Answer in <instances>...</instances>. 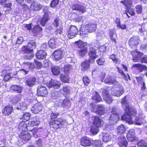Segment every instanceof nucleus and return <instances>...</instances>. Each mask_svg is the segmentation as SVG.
<instances>
[{
    "label": "nucleus",
    "instance_id": "f257e3e1",
    "mask_svg": "<svg viewBox=\"0 0 147 147\" xmlns=\"http://www.w3.org/2000/svg\"><path fill=\"white\" fill-rule=\"evenodd\" d=\"M122 107L125 110V113L121 116V119H132L131 115L135 114L136 111L134 109L130 107V105L126 99V96H125L121 100Z\"/></svg>",
    "mask_w": 147,
    "mask_h": 147
},
{
    "label": "nucleus",
    "instance_id": "f03ea898",
    "mask_svg": "<svg viewBox=\"0 0 147 147\" xmlns=\"http://www.w3.org/2000/svg\"><path fill=\"white\" fill-rule=\"evenodd\" d=\"M25 121H22L20 122L18 128L20 130H22L21 134L19 135V137L24 140H28L31 136L26 131L27 129V125L25 123Z\"/></svg>",
    "mask_w": 147,
    "mask_h": 147
},
{
    "label": "nucleus",
    "instance_id": "7ed1b4c3",
    "mask_svg": "<svg viewBox=\"0 0 147 147\" xmlns=\"http://www.w3.org/2000/svg\"><path fill=\"white\" fill-rule=\"evenodd\" d=\"M22 51L27 54L25 57L26 59H31L34 56V53L32 49H30L27 46H24L22 49Z\"/></svg>",
    "mask_w": 147,
    "mask_h": 147
},
{
    "label": "nucleus",
    "instance_id": "20e7f679",
    "mask_svg": "<svg viewBox=\"0 0 147 147\" xmlns=\"http://www.w3.org/2000/svg\"><path fill=\"white\" fill-rule=\"evenodd\" d=\"M62 97L61 100H57L55 102L56 105L58 107H69L71 105V103L69 99L65 98L63 100Z\"/></svg>",
    "mask_w": 147,
    "mask_h": 147
},
{
    "label": "nucleus",
    "instance_id": "39448f33",
    "mask_svg": "<svg viewBox=\"0 0 147 147\" xmlns=\"http://www.w3.org/2000/svg\"><path fill=\"white\" fill-rule=\"evenodd\" d=\"M78 30L74 26H70L68 30L67 36L69 39L74 38L78 33Z\"/></svg>",
    "mask_w": 147,
    "mask_h": 147
},
{
    "label": "nucleus",
    "instance_id": "423d86ee",
    "mask_svg": "<svg viewBox=\"0 0 147 147\" xmlns=\"http://www.w3.org/2000/svg\"><path fill=\"white\" fill-rule=\"evenodd\" d=\"M130 52L133 57V61L134 62H138L140 61L141 58L143 55L142 53L136 50L131 51Z\"/></svg>",
    "mask_w": 147,
    "mask_h": 147
},
{
    "label": "nucleus",
    "instance_id": "0eeeda50",
    "mask_svg": "<svg viewBox=\"0 0 147 147\" xmlns=\"http://www.w3.org/2000/svg\"><path fill=\"white\" fill-rule=\"evenodd\" d=\"M100 91L102 92L103 99L106 102L109 104L111 103L113 100L109 95L108 90L107 89L102 88Z\"/></svg>",
    "mask_w": 147,
    "mask_h": 147
},
{
    "label": "nucleus",
    "instance_id": "6e6552de",
    "mask_svg": "<svg viewBox=\"0 0 147 147\" xmlns=\"http://www.w3.org/2000/svg\"><path fill=\"white\" fill-rule=\"evenodd\" d=\"M124 92L123 87L120 85H118V87L115 88V90H112V94L117 97H119Z\"/></svg>",
    "mask_w": 147,
    "mask_h": 147
},
{
    "label": "nucleus",
    "instance_id": "1a4fd4ad",
    "mask_svg": "<svg viewBox=\"0 0 147 147\" xmlns=\"http://www.w3.org/2000/svg\"><path fill=\"white\" fill-rule=\"evenodd\" d=\"M64 96V95L60 91H54L51 93V99L52 101L55 102L57 99H58V100H61L62 97Z\"/></svg>",
    "mask_w": 147,
    "mask_h": 147
},
{
    "label": "nucleus",
    "instance_id": "9d476101",
    "mask_svg": "<svg viewBox=\"0 0 147 147\" xmlns=\"http://www.w3.org/2000/svg\"><path fill=\"white\" fill-rule=\"evenodd\" d=\"M99 48V46L96 47L95 46L93 47L90 46L89 49L88 55L92 60H94L97 57V55L96 54V50Z\"/></svg>",
    "mask_w": 147,
    "mask_h": 147
},
{
    "label": "nucleus",
    "instance_id": "9b49d317",
    "mask_svg": "<svg viewBox=\"0 0 147 147\" xmlns=\"http://www.w3.org/2000/svg\"><path fill=\"white\" fill-rule=\"evenodd\" d=\"M103 82L107 84H117L118 82L115 77L110 75L106 77Z\"/></svg>",
    "mask_w": 147,
    "mask_h": 147
},
{
    "label": "nucleus",
    "instance_id": "f8f14e48",
    "mask_svg": "<svg viewBox=\"0 0 147 147\" xmlns=\"http://www.w3.org/2000/svg\"><path fill=\"white\" fill-rule=\"evenodd\" d=\"M47 88L45 86L40 85L37 88V93L38 96H45L47 94Z\"/></svg>",
    "mask_w": 147,
    "mask_h": 147
},
{
    "label": "nucleus",
    "instance_id": "ddd939ff",
    "mask_svg": "<svg viewBox=\"0 0 147 147\" xmlns=\"http://www.w3.org/2000/svg\"><path fill=\"white\" fill-rule=\"evenodd\" d=\"M140 41L138 36H133L129 40V45L131 48H135L137 47Z\"/></svg>",
    "mask_w": 147,
    "mask_h": 147
},
{
    "label": "nucleus",
    "instance_id": "4468645a",
    "mask_svg": "<svg viewBox=\"0 0 147 147\" xmlns=\"http://www.w3.org/2000/svg\"><path fill=\"white\" fill-rule=\"evenodd\" d=\"M118 143L120 147H127L128 143L125 137L122 135L118 138Z\"/></svg>",
    "mask_w": 147,
    "mask_h": 147
},
{
    "label": "nucleus",
    "instance_id": "2eb2a0df",
    "mask_svg": "<svg viewBox=\"0 0 147 147\" xmlns=\"http://www.w3.org/2000/svg\"><path fill=\"white\" fill-rule=\"evenodd\" d=\"M72 10H77L84 13L86 11V8L82 5L79 4L73 5L71 7Z\"/></svg>",
    "mask_w": 147,
    "mask_h": 147
},
{
    "label": "nucleus",
    "instance_id": "dca6fc26",
    "mask_svg": "<svg viewBox=\"0 0 147 147\" xmlns=\"http://www.w3.org/2000/svg\"><path fill=\"white\" fill-rule=\"evenodd\" d=\"M42 105L40 103H38L34 105L31 110L32 113L36 114L42 110Z\"/></svg>",
    "mask_w": 147,
    "mask_h": 147
},
{
    "label": "nucleus",
    "instance_id": "f3484780",
    "mask_svg": "<svg viewBox=\"0 0 147 147\" xmlns=\"http://www.w3.org/2000/svg\"><path fill=\"white\" fill-rule=\"evenodd\" d=\"M47 53L44 50H39L36 54V58L39 60L45 59Z\"/></svg>",
    "mask_w": 147,
    "mask_h": 147
},
{
    "label": "nucleus",
    "instance_id": "a211bd4d",
    "mask_svg": "<svg viewBox=\"0 0 147 147\" xmlns=\"http://www.w3.org/2000/svg\"><path fill=\"white\" fill-rule=\"evenodd\" d=\"M90 59L88 61L86 60L81 63V68L82 71H85L90 69Z\"/></svg>",
    "mask_w": 147,
    "mask_h": 147
},
{
    "label": "nucleus",
    "instance_id": "6ab92c4d",
    "mask_svg": "<svg viewBox=\"0 0 147 147\" xmlns=\"http://www.w3.org/2000/svg\"><path fill=\"white\" fill-rule=\"evenodd\" d=\"M42 6L38 2L34 1L32 3L30 6L31 11H36L41 9Z\"/></svg>",
    "mask_w": 147,
    "mask_h": 147
},
{
    "label": "nucleus",
    "instance_id": "aec40b11",
    "mask_svg": "<svg viewBox=\"0 0 147 147\" xmlns=\"http://www.w3.org/2000/svg\"><path fill=\"white\" fill-rule=\"evenodd\" d=\"M61 86L60 83L56 80H52L50 83L48 85V86L49 88H57Z\"/></svg>",
    "mask_w": 147,
    "mask_h": 147
},
{
    "label": "nucleus",
    "instance_id": "412c9836",
    "mask_svg": "<svg viewBox=\"0 0 147 147\" xmlns=\"http://www.w3.org/2000/svg\"><path fill=\"white\" fill-rule=\"evenodd\" d=\"M85 29L89 32H94L96 29V25L95 24L90 23L86 25Z\"/></svg>",
    "mask_w": 147,
    "mask_h": 147
},
{
    "label": "nucleus",
    "instance_id": "4be33fe9",
    "mask_svg": "<svg viewBox=\"0 0 147 147\" xmlns=\"http://www.w3.org/2000/svg\"><path fill=\"white\" fill-rule=\"evenodd\" d=\"M42 28L39 26H36L34 27L32 29V32L34 36L38 37L42 33Z\"/></svg>",
    "mask_w": 147,
    "mask_h": 147
},
{
    "label": "nucleus",
    "instance_id": "5701e85b",
    "mask_svg": "<svg viewBox=\"0 0 147 147\" xmlns=\"http://www.w3.org/2000/svg\"><path fill=\"white\" fill-rule=\"evenodd\" d=\"M133 66L136 67V69L138 70L139 73L142 71L144 70H147V67L140 63L135 64L133 65Z\"/></svg>",
    "mask_w": 147,
    "mask_h": 147
},
{
    "label": "nucleus",
    "instance_id": "b1692460",
    "mask_svg": "<svg viewBox=\"0 0 147 147\" xmlns=\"http://www.w3.org/2000/svg\"><path fill=\"white\" fill-rule=\"evenodd\" d=\"M80 144L83 146H87L91 144L90 141L86 137H83L80 140Z\"/></svg>",
    "mask_w": 147,
    "mask_h": 147
},
{
    "label": "nucleus",
    "instance_id": "393cba45",
    "mask_svg": "<svg viewBox=\"0 0 147 147\" xmlns=\"http://www.w3.org/2000/svg\"><path fill=\"white\" fill-rule=\"evenodd\" d=\"M112 114L111 115L109 119H119V117L117 114L116 111V109L115 107H113L112 108Z\"/></svg>",
    "mask_w": 147,
    "mask_h": 147
},
{
    "label": "nucleus",
    "instance_id": "a878e982",
    "mask_svg": "<svg viewBox=\"0 0 147 147\" xmlns=\"http://www.w3.org/2000/svg\"><path fill=\"white\" fill-rule=\"evenodd\" d=\"M109 35L111 40L113 41L115 44H116L117 42L116 39L117 38V34L115 33L114 30H109Z\"/></svg>",
    "mask_w": 147,
    "mask_h": 147
},
{
    "label": "nucleus",
    "instance_id": "bb28decb",
    "mask_svg": "<svg viewBox=\"0 0 147 147\" xmlns=\"http://www.w3.org/2000/svg\"><path fill=\"white\" fill-rule=\"evenodd\" d=\"M36 79L35 77H31L26 81V84L29 87H32L35 84Z\"/></svg>",
    "mask_w": 147,
    "mask_h": 147
},
{
    "label": "nucleus",
    "instance_id": "cd10ccee",
    "mask_svg": "<svg viewBox=\"0 0 147 147\" xmlns=\"http://www.w3.org/2000/svg\"><path fill=\"white\" fill-rule=\"evenodd\" d=\"M136 78L138 82V85L141 86L142 90H144L146 88L145 83L143 81L142 78L141 76L136 77Z\"/></svg>",
    "mask_w": 147,
    "mask_h": 147
},
{
    "label": "nucleus",
    "instance_id": "c85d7f7f",
    "mask_svg": "<svg viewBox=\"0 0 147 147\" xmlns=\"http://www.w3.org/2000/svg\"><path fill=\"white\" fill-rule=\"evenodd\" d=\"M13 108L12 106L11 105L6 106L4 109L3 113L5 115H9L11 113Z\"/></svg>",
    "mask_w": 147,
    "mask_h": 147
},
{
    "label": "nucleus",
    "instance_id": "c756f323",
    "mask_svg": "<svg viewBox=\"0 0 147 147\" xmlns=\"http://www.w3.org/2000/svg\"><path fill=\"white\" fill-rule=\"evenodd\" d=\"M104 123L103 120H94L93 122V125L98 128L102 127Z\"/></svg>",
    "mask_w": 147,
    "mask_h": 147
},
{
    "label": "nucleus",
    "instance_id": "7c9ffc66",
    "mask_svg": "<svg viewBox=\"0 0 147 147\" xmlns=\"http://www.w3.org/2000/svg\"><path fill=\"white\" fill-rule=\"evenodd\" d=\"M92 98L96 102H100L102 100V98L98 93L96 92L94 93Z\"/></svg>",
    "mask_w": 147,
    "mask_h": 147
},
{
    "label": "nucleus",
    "instance_id": "2f4dec72",
    "mask_svg": "<svg viewBox=\"0 0 147 147\" xmlns=\"http://www.w3.org/2000/svg\"><path fill=\"white\" fill-rule=\"evenodd\" d=\"M117 133L118 135H121L124 133L126 130V127L123 124L119 125L117 128Z\"/></svg>",
    "mask_w": 147,
    "mask_h": 147
},
{
    "label": "nucleus",
    "instance_id": "473e14b6",
    "mask_svg": "<svg viewBox=\"0 0 147 147\" xmlns=\"http://www.w3.org/2000/svg\"><path fill=\"white\" fill-rule=\"evenodd\" d=\"M102 140L105 142L110 141L111 139V136L109 134L107 133H103L102 134Z\"/></svg>",
    "mask_w": 147,
    "mask_h": 147
},
{
    "label": "nucleus",
    "instance_id": "72a5a7b5",
    "mask_svg": "<svg viewBox=\"0 0 147 147\" xmlns=\"http://www.w3.org/2000/svg\"><path fill=\"white\" fill-rule=\"evenodd\" d=\"M49 20V18L48 14H44L43 17L41 20L40 22V24L42 26H44Z\"/></svg>",
    "mask_w": 147,
    "mask_h": 147
},
{
    "label": "nucleus",
    "instance_id": "f704fd0d",
    "mask_svg": "<svg viewBox=\"0 0 147 147\" xmlns=\"http://www.w3.org/2000/svg\"><path fill=\"white\" fill-rule=\"evenodd\" d=\"M62 54V52L59 50H57L54 53V56L55 59L58 60L61 58Z\"/></svg>",
    "mask_w": 147,
    "mask_h": 147
},
{
    "label": "nucleus",
    "instance_id": "c9c22d12",
    "mask_svg": "<svg viewBox=\"0 0 147 147\" xmlns=\"http://www.w3.org/2000/svg\"><path fill=\"white\" fill-rule=\"evenodd\" d=\"M51 71L53 74L55 76L58 75L60 74L59 68L58 66H54L51 68Z\"/></svg>",
    "mask_w": 147,
    "mask_h": 147
},
{
    "label": "nucleus",
    "instance_id": "e433bc0d",
    "mask_svg": "<svg viewBox=\"0 0 147 147\" xmlns=\"http://www.w3.org/2000/svg\"><path fill=\"white\" fill-rule=\"evenodd\" d=\"M23 64L24 67L25 68H27L28 70L29 69L31 70L34 68V65L30 62H24Z\"/></svg>",
    "mask_w": 147,
    "mask_h": 147
},
{
    "label": "nucleus",
    "instance_id": "4c0bfd02",
    "mask_svg": "<svg viewBox=\"0 0 147 147\" xmlns=\"http://www.w3.org/2000/svg\"><path fill=\"white\" fill-rule=\"evenodd\" d=\"M11 88L14 91H17L19 93H21L23 90V87L19 86L13 85L11 87Z\"/></svg>",
    "mask_w": 147,
    "mask_h": 147
},
{
    "label": "nucleus",
    "instance_id": "58836bf2",
    "mask_svg": "<svg viewBox=\"0 0 147 147\" xmlns=\"http://www.w3.org/2000/svg\"><path fill=\"white\" fill-rule=\"evenodd\" d=\"M30 114L29 113H26L25 114L24 113L22 112L21 115L19 117L20 119H29Z\"/></svg>",
    "mask_w": 147,
    "mask_h": 147
},
{
    "label": "nucleus",
    "instance_id": "ea45409f",
    "mask_svg": "<svg viewBox=\"0 0 147 147\" xmlns=\"http://www.w3.org/2000/svg\"><path fill=\"white\" fill-rule=\"evenodd\" d=\"M53 24L55 27L56 28L63 26L61 20L58 18L55 20Z\"/></svg>",
    "mask_w": 147,
    "mask_h": 147
},
{
    "label": "nucleus",
    "instance_id": "a19ab883",
    "mask_svg": "<svg viewBox=\"0 0 147 147\" xmlns=\"http://www.w3.org/2000/svg\"><path fill=\"white\" fill-rule=\"evenodd\" d=\"M61 80L64 82H67L69 81V78L67 73H65L64 75L61 74L60 75Z\"/></svg>",
    "mask_w": 147,
    "mask_h": 147
},
{
    "label": "nucleus",
    "instance_id": "79ce46f5",
    "mask_svg": "<svg viewBox=\"0 0 147 147\" xmlns=\"http://www.w3.org/2000/svg\"><path fill=\"white\" fill-rule=\"evenodd\" d=\"M90 131L92 134L95 135L98 133L99 130L98 127H96L93 125L91 126Z\"/></svg>",
    "mask_w": 147,
    "mask_h": 147
},
{
    "label": "nucleus",
    "instance_id": "37998d69",
    "mask_svg": "<svg viewBox=\"0 0 147 147\" xmlns=\"http://www.w3.org/2000/svg\"><path fill=\"white\" fill-rule=\"evenodd\" d=\"M63 90L64 92V94L67 95L70 93L71 88L69 86H63Z\"/></svg>",
    "mask_w": 147,
    "mask_h": 147
},
{
    "label": "nucleus",
    "instance_id": "c03bdc74",
    "mask_svg": "<svg viewBox=\"0 0 147 147\" xmlns=\"http://www.w3.org/2000/svg\"><path fill=\"white\" fill-rule=\"evenodd\" d=\"M27 105L24 103H20L18 106L16 107V109L20 110L21 111H24L27 108Z\"/></svg>",
    "mask_w": 147,
    "mask_h": 147
},
{
    "label": "nucleus",
    "instance_id": "a18cd8bd",
    "mask_svg": "<svg viewBox=\"0 0 147 147\" xmlns=\"http://www.w3.org/2000/svg\"><path fill=\"white\" fill-rule=\"evenodd\" d=\"M56 40L54 38H51L49 41V45L50 48H53L55 47Z\"/></svg>",
    "mask_w": 147,
    "mask_h": 147
},
{
    "label": "nucleus",
    "instance_id": "49530a36",
    "mask_svg": "<svg viewBox=\"0 0 147 147\" xmlns=\"http://www.w3.org/2000/svg\"><path fill=\"white\" fill-rule=\"evenodd\" d=\"M109 58L112 60L116 64H119L120 63V60L117 59L115 55L112 54L109 56Z\"/></svg>",
    "mask_w": 147,
    "mask_h": 147
},
{
    "label": "nucleus",
    "instance_id": "de8ad7c7",
    "mask_svg": "<svg viewBox=\"0 0 147 147\" xmlns=\"http://www.w3.org/2000/svg\"><path fill=\"white\" fill-rule=\"evenodd\" d=\"M87 48H83L82 49H80L79 51L78 54L81 57H83L87 53Z\"/></svg>",
    "mask_w": 147,
    "mask_h": 147
},
{
    "label": "nucleus",
    "instance_id": "09e8293b",
    "mask_svg": "<svg viewBox=\"0 0 147 147\" xmlns=\"http://www.w3.org/2000/svg\"><path fill=\"white\" fill-rule=\"evenodd\" d=\"M22 28L23 30H30L32 29V24H24L22 26Z\"/></svg>",
    "mask_w": 147,
    "mask_h": 147
},
{
    "label": "nucleus",
    "instance_id": "8fccbe9b",
    "mask_svg": "<svg viewBox=\"0 0 147 147\" xmlns=\"http://www.w3.org/2000/svg\"><path fill=\"white\" fill-rule=\"evenodd\" d=\"M138 147H147V142L142 140L139 141L138 143Z\"/></svg>",
    "mask_w": 147,
    "mask_h": 147
},
{
    "label": "nucleus",
    "instance_id": "3c124183",
    "mask_svg": "<svg viewBox=\"0 0 147 147\" xmlns=\"http://www.w3.org/2000/svg\"><path fill=\"white\" fill-rule=\"evenodd\" d=\"M136 11L138 14H141L142 12V6L141 5H138L135 7Z\"/></svg>",
    "mask_w": 147,
    "mask_h": 147
},
{
    "label": "nucleus",
    "instance_id": "603ef678",
    "mask_svg": "<svg viewBox=\"0 0 147 147\" xmlns=\"http://www.w3.org/2000/svg\"><path fill=\"white\" fill-rule=\"evenodd\" d=\"M27 46L30 49H32L33 50V49L35 48V42L33 40H30Z\"/></svg>",
    "mask_w": 147,
    "mask_h": 147
},
{
    "label": "nucleus",
    "instance_id": "864d4df0",
    "mask_svg": "<svg viewBox=\"0 0 147 147\" xmlns=\"http://www.w3.org/2000/svg\"><path fill=\"white\" fill-rule=\"evenodd\" d=\"M117 69V71L120 74L123 78L126 80H127L128 79L127 76H126L124 72L122 70L119 68V67H116Z\"/></svg>",
    "mask_w": 147,
    "mask_h": 147
},
{
    "label": "nucleus",
    "instance_id": "5fc2aeb1",
    "mask_svg": "<svg viewBox=\"0 0 147 147\" xmlns=\"http://www.w3.org/2000/svg\"><path fill=\"white\" fill-rule=\"evenodd\" d=\"M98 113L100 114H103L104 112L105 107L102 105H100L98 106Z\"/></svg>",
    "mask_w": 147,
    "mask_h": 147
},
{
    "label": "nucleus",
    "instance_id": "6e6d98bb",
    "mask_svg": "<svg viewBox=\"0 0 147 147\" xmlns=\"http://www.w3.org/2000/svg\"><path fill=\"white\" fill-rule=\"evenodd\" d=\"M78 47L80 49H82L83 48H86L85 47L86 43L82 41H79L76 42Z\"/></svg>",
    "mask_w": 147,
    "mask_h": 147
},
{
    "label": "nucleus",
    "instance_id": "4d7b16f0",
    "mask_svg": "<svg viewBox=\"0 0 147 147\" xmlns=\"http://www.w3.org/2000/svg\"><path fill=\"white\" fill-rule=\"evenodd\" d=\"M51 62L46 59L44 61L42 65L44 67L47 68L51 66Z\"/></svg>",
    "mask_w": 147,
    "mask_h": 147
},
{
    "label": "nucleus",
    "instance_id": "13d9d810",
    "mask_svg": "<svg viewBox=\"0 0 147 147\" xmlns=\"http://www.w3.org/2000/svg\"><path fill=\"white\" fill-rule=\"evenodd\" d=\"M2 76L4 77V80L5 81H7L10 78L9 75L10 73L9 72L5 73H2Z\"/></svg>",
    "mask_w": 147,
    "mask_h": 147
},
{
    "label": "nucleus",
    "instance_id": "bf43d9fd",
    "mask_svg": "<svg viewBox=\"0 0 147 147\" xmlns=\"http://www.w3.org/2000/svg\"><path fill=\"white\" fill-rule=\"evenodd\" d=\"M121 2L124 4L125 6H127L132 4L131 0H125L124 1H121Z\"/></svg>",
    "mask_w": 147,
    "mask_h": 147
},
{
    "label": "nucleus",
    "instance_id": "052dcab7",
    "mask_svg": "<svg viewBox=\"0 0 147 147\" xmlns=\"http://www.w3.org/2000/svg\"><path fill=\"white\" fill-rule=\"evenodd\" d=\"M40 123V121L38 120H34V121L30 122L28 124L31 126H33L38 125Z\"/></svg>",
    "mask_w": 147,
    "mask_h": 147
},
{
    "label": "nucleus",
    "instance_id": "680f3d73",
    "mask_svg": "<svg viewBox=\"0 0 147 147\" xmlns=\"http://www.w3.org/2000/svg\"><path fill=\"white\" fill-rule=\"evenodd\" d=\"M102 144L100 140H96L95 141L94 144V147H102Z\"/></svg>",
    "mask_w": 147,
    "mask_h": 147
},
{
    "label": "nucleus",
    "instance_id": "e2e57ef3",
    "mask_svg": "<svg viewBox=\"0 0 147 147\" xmlns=\"http://www.w3.org/2000/svg\"><path fill=\"white\" fill-rule=\"evenodd\" d=\"M98 64L99 65H104L105 62V59L104 58H101L96 60Z\"/></svg>",
    "mask_w": 147,
    "mask_h": 147
},
{
    "label": "nucleus",
    "instance_id": "0e129e2a",
    "mask_svg": "<svg viewBox=\"0 0 147 147\" xmlns=\"http://www.w3.org/2000/svg\"><path fill=\"white\" fill-rule=\"evenodd\" d=\"M59 0H53L51 1L50 6L51 7H54L57 6L59 3Z\"/></svg>",
    "mask_w": 147,
    "mask_h": 147
},
{
    "label": "nucleus",
    "instance_id": "69168bd1",
    "mask_svg": "<svg viewBox=\"0 0 147 147\" xmlns=\"http://www.w3.org/2000/svg\"><path fill=\"white\" fill-rule=\"evenodd\" d=\"M90 106L91 107V111L92 112H95L96 113H98V109H97V108H98V107H97L94 104H91Z\"/></svg>",
    "mask_w": 147,
    "mask_h": 147
},
{
    "label": "nucleus",
    "instance_id": "338daca9",
    "mask_svg": "<svg viewBox=\"0 0 147 147\" xmlns=\"http://www.w3.org/2000/svg\"><path fill=\"white\" fill-rule=\"evenodd\" d=\"M21 97V94H18L17 95L14 96L13 100L14 101H15L16 102H17L20 100Z\"/></svg>",
    "mask_w": 147,
    "mask_h": 147
},
{
    "label": "nucleus",
    "instance_id": "774afa93",
    "mask_svg": "<svg viewBox=\"0 0 147 147\" xmlns=\"http://www.w3.org/2000/svg\"><path fill=\"white\" fill-rule=\"evenodd\" d=\"M83 82L85 85L87 86L90 83V80L87 77H84L83 78Z\"/></svg>",
    "mask_w": 147,
    "mask_h": 147
}]
</instances>
